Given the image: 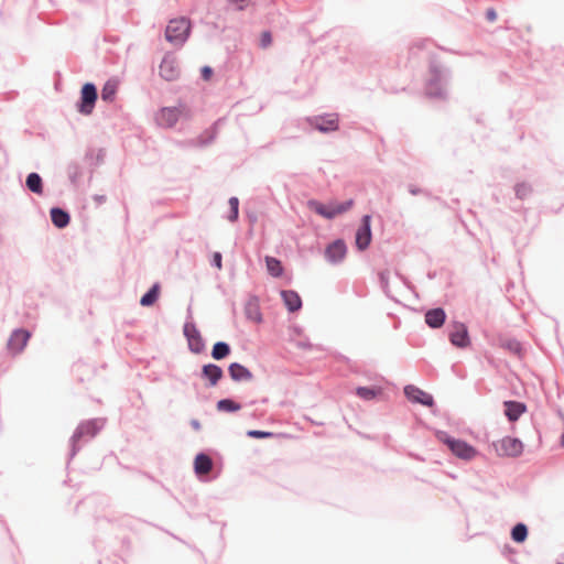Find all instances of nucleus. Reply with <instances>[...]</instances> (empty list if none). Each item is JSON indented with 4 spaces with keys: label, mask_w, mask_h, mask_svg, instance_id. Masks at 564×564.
Masks as SVG:
<instances>
[{
    "label": "nucleus",
    "mask_w": 564,
    "mask_h": 564,
    "mask_svg": "<svg viewBox=\"0 0 564 564\" xmlns=\"http://www.w3.org/2000/svg\"><path fill=\"white\" fill-rule=\"evenodd\" d=\"M191 32V21L186 18L173 19L165 30V39L175 44H183Z\"/></svg>",
    "instance_id": "nucleus-1"
},
{
    "label": "nucleus",
    "mask_w": 564,
    "mask_h": 564,
    "mask_svg": "<svg viewBox=\"0 0 564 564\" xmlns=\"http://www.w3.org/2000/svg\"><path fill=\"white\" fill-rule=\"evenodd\" d=\"M440 440L444 442L451 452L458 458L471 460L477 456V449L462 440H455L445 434H441Z\"/></svg>",
    "instance_id": "nucleus-2"
},
{
    "label": "nucleus",
    "mask_w": 564,
    "mask_h": 564,
    "mask_svg": "<svg viewBox=\"0 0 564 564\" xmlns=\"http://www.w3.org/2000/svg\"><path fill=\"white\" fill-rule=\"evenodd\" d=\"M352 206V200H347L345 203H330L328 205H324L316 200H310L308 207L314 210L316 214L325 217V218H334L337 215H340Z\"/></svg>",
    "instance_id": "nucleus-3"
},
{
    "label": "nucleus",
    "mask_w": 564,
    "mask_h": 564,
    "mask_svg": "<svg viewBox=\"0 0 564 564\" xmlns=\"http://www.w3.org/2000/svg\"><path fill=\"white\" fill-rule=\"evenodd\" d=\"M497 455L502 457H518L523 452V444L520 440L506 436L492 444Z\"/></svg>",
    "instance_id": "nucleus-4"
},
{
    "label": "nucleus",
    "mask_w": 564,
    "mask_h": 564,
    "mask_svg": "<svg viewBox=\"0 0 564 564\" xmlns=\"http://www.w3.org/2000/svg\"><path fill=\"white\" fill-rule=\"evenodd\" d=\"M97 100V89L95 85L87 83L82 88V98L78 111L83 115H90Z\"/></svg>",
    "instance_id": "nucleus-5"
},
{
    "label": "nucleus",
    "mask_w": 564,
    "mask_h": 564,
    "mask_svg": "<svg viewBox=\"0 0 564 564\" xmlns=\"http://www.w3.org/2000/svg\"><path fill=\"white\" fill-rule=\"evenodd\" d=\"M183 112V107H166L158 113L156 121L160 126L170 128L177 122Z\"/></svg>",
    "instance_id": "nucleus-6"
},
{
    "label": "nucleus",
    "mask_w": 564,
    "mask_h": 564,
    "mask_svg": "<svg viewBox=\"0 0 564 564\" xmlns=\"http://www.w3.org/2000/svg\"><path fill=\"white\" fill-rule=\"evenodd\" d=\"M404 394L413 403H420L425 406H432L434 404L433 397L415 386H406L404 388Z\"/></svg>",
    "instance_id": "nucleus-7"
},
{
    "label": "nucleus",
    "mask_w": 564,
    "mask_h": 564,
    "mask_svg": "<svg viewBox=\"0 0 564 564\" xmlns=\"http://www.w3.org/2000/svg\"><path fill=\"white\" fill-rule=\"evenodd\" d=\"M184 334L187 338L189 349L195 354L202 352L204 349V341L198 329L193 324H186L184 326Z\"/></svg>",
    "instance_id": "nucleus-8"
},
{
    "label": "nucleus",
    "mask_w": 564,
    "mask_h": 564,
    "mask_svg": "<svg viewBox=\"0 0 564 564\" xmlns=\"http://www.w3.org/2000/svg\"><path fill=\"white\" fill-rule=\"evenodd\" d=\"M371 241V230H370V216L366 215L362 218V225L356 232V245L358 249L365 250Z\"/></svg>",
    "instance_id": "nucleus-9"
},
{
    "label": "nucleus",
    "mask_w": 564,
    "mask_h": 564,
    "mask_svg": "<svg viewBox=\"0 0 564 564\" xmlns=\"http://www.w3.org/2000/svg\"><path fill=\"white\" fill-rule=\"evenodd\" d=\"M449 339L457 347H467L469 345L467 327L462 323H455L449 334Z\"/></svg>",
    "instance_id": "nucleus-10"
},
{
    "label": "nucleus",
    "mask_w": 564,
    "mask_h": 564,
    "mask_svg": "<svg viewBox=\"0 0 564 564\" xmlns=\"http://www.w3.org/2000/svg\"><path fill=\"white\" fill-rule=\"evenodd\" d=\"M347 249L343 240H336L325 250L326 259L332 263L340 262L346 256Z\"/></svg>",
    "instance_id": "nucleus-11"
},
{
    "label": "nucleus",
    "mask_w": 564,
    "mask_h": 564,
    "mask_svg": "<svg viewBox=\"0 0 564 564\" xmlns=\"http://www.w3.org/2000/svg\"><path fill=\"white\" fill-rule=\"evenodd\" d=\"M30 336V333L24 329L13 332L8 343L9 349L14 354L20 352L25 347Z\"/></svg>",
    "instance_id": "nucleus-12"
},
{
    "label": "nucleus",
    "mask_w": 564,
    "mask_h": 564,
    "mask_svg": "<svg viewBox=\"0 0 564 564\" xmlns=\"http://www.w3.org/2000/svg\"><path fill=\"white\" fill-rule=\"evenodd\" d=\"M503 405L505 414L511 422L517 421L527 411V406L522 402L506 401Z\"/></svg>",
    "instance_id": "nucleus-13"
},
{
    "label": "nucleus",
    "mask_w": 564,
    "mask_h": 564,
    "mask_svg": "<svg viewBox=\"0 0 564 564\" xmlns=\"http://www.w3.org/2000/svg\"><path fill=\"white\" fill-rule=\"evenodd\" d=\"M314 127L322 132L335 131L338 129V118L335 115L318 117L314 120Z\"/></svg>",
    "instance_id": "nucleus-14"
},
{
    "label": "nucleus",
    "mask_w": 564,
    "mask_h": 564,
    "mask_svg": "<svg viewBox=\"0 0 564 564\" xmlns=\"http://www.w3.org/2000/svg\"><path fill=\"white\" fill-rule=\"evenodd\" d=\"M213 469V460L206 454H198L194 459V470L196 475H207Z\"/></svg>",
    "instance_id": "nucleus-15"
},
{
    "label": "nucleus",
    "mask_w": 564,
    "mask_h": 564,
    "mask_svg": "<svg viewBox=\"0 0 564 564\" xmlns=\"http://www.w3.org/2000/svg\"><path fill=\"white\" fill-rule=\"evenodd\" d=\"M229 375L235 381H249L252 379V373L242 365L234 362L228 368Z\"/></svg>",
    "instance_id": "nucleus-16"
},
{
    "label": "nucleus",
    "mask_w": 564,
    "mask_h": 564,
    "mask_svg": "<svg viewBox=\"0 0 564 564\" xmlns=\"http://www.w3.org/2000/svg\"><path fill=\"white\" fill-rule=\"evenodd\" d=\"M281 296L283 299L285 306L288 307V310L290 312H296L301 308L302 300L295 291H291V290L282 291Z\"/></svg>",
    "instance_id": "nucleus-17"
},
{
    "label": "nucleus",
    "mask_w": 564,
    "mask_h": 564,
    "mask_svg": "<svg viewBox=\"0 0 564 564\" xmlns=\"http://www.w3.org/2000/svg\"><path fill=\"white\" fill-rule=\"evenodd\" d=\"M160 75L166 80H173L178 75V69L172 59L164 58L160 65Z\"/></svg>",
    "instance_id": "nucleus-18"
},
{
    "label": "nucleus",
    "mask_w": 564,
    "mask_h": 564,
    "mask_svg": "<svg viewBox=\"0 0 564 564\" xmlns=\"http://www.w3.org/2000/svg\"><path fill=\"white\" fill-rule=\"evenodd\" d=\"M425 322L431 327H440L445 322V312L442 308H434L425 314Z\"/></svg>",
    "instance_id": "nucleus-19"
},
{
    "label": "nucleus",
    "mask_w": 564,
    "mask_h": 564,
    "mask_svg": "<svg viewBox=\"0 0 564 564\" xmlns=\"http://www.w3.org/2000/svg\"><path fill=\"white\" fill-rule=\"evenodd\" d=\"M245 313L251 322L260 323L262 321L260 306L256 299H251L246 303Z\"/></svg>",
    "instance_id": "nucleus-20"
},
{
    "label": "nucleus",
    "mask_w": 564,
    "mask_h": 564,
    "mask_svg": "<svg viewBox=\"0 0 564 564\" xmlns=\"http://www.w3.org/2000/svg\"><path fill=\"white\" fill-rule=\"evenodd\" d=\"M203 376L209 380L212 386H215L223 377V370L214 364L205 365L203 367Z\"/></svg>",
    "instance_id": "nucleus-21"
},
{
    "label": "nucleus",
    "mask_w": 564,
    "mask_h": 564,
    "mask_svg": "<svg viewBox=\"0 0 564 564\" xmlns=\"http://www.w3.org/2000/svg\"><path fill=\"white\" fill-rule=\"evenodd\" d=\"M51 219L57 228H64L69 223V215L63 209L55 207L51 209Z\"/></svg>",
    "instance_id": "nucleus-22"
},
{
    "label": "nucleus",
    "mask_w": 564,
    "mask_h": 564,
    "mask_svg": "<svg viewBox=\"0 0 564 564\" xmlns=\"http://www.w3.org/2000/svg\"><path fill=\"white\" fill-rule=\"evenodd\" d=\"M118 90V80H108L101 89V99L105 101H113Z\"/></svg>",
    "instance_id": "nucleus-23"
},
{
    "label": "nucleus",
    "mask_w": 564,
    "mask_h": 564,
    "mask_svg": "<svg viewBox=\"0 0 564 564\" xmlns=\"http://www.w3.org/2000/svg\"><path fill=\"white\" fill-rule=\"evenodd\" d=\"M265 264H267L268 272L272 276L278 278V276L282 275L283 267H282V263H281L280 260H278L276 258L268 256V257H265Z\"/></svg>",
    "instance_id": "nucleus-24"
},
{
    "label": "nucleus",
    "mask_w": 564,
    "mask_h": 564,
    "mask_svg": "<svg viewBox=\"0 0 564 564\" xmlns=\"http://www.w3.org/2000/svg\"><path fill=\"white\" fill-rule=\"evenodd\" d=\"M26 186L28 188L35 193V194H42L43 193V185H42V178L37 173H31L26 177Z\"/></svg>",
    "instance_id": "nucleus-25"
},
{
    "label": "nucleus",
    "mask_w": 564,
    "mask_h": 564,
    "mask_svg": "<svg viewBox=\"0 0 564 564\" xmlns=\"http://www.w3.org/2000/svg\"><path fill=\"white\" fill-rule=\"evenodd\" d=\"M159 294H160V285L158 283H155L148 293H145L141 300H140V304L142 306H151L153 305L158 297H159Z\"/></svg>",
    "instance_id": "nucleus-26"
},
{
    "label": "nucleus",
    "mask_w": 564,
    "mask_h": 564,
    "mask_svg": "<svg viewBox=\"0 0 564 564\" xmlns=\"http://www.w3.org/2000/svg\"><path fill=\"white\" fill-rule=\"evenodd\" d=\"M501 347L506 350L510 351L511 354L516 356H521L522 354V346L521 344L512 338H503L501 339Z\"/></svg>",
    "instance_id": "nucleus-27"
},
{
    "label": "nucleus",
    "mask_w": 564,
    "mask_h": 564,
    "mask_svg": "<svg viewBox=\"0 0 564 564\" xmlns=\"http://www.w3.org/2000/svg\"><path fill=\"white\" fill-rule=\"evenodd\" d=\"M229 352H230L229 345L224 341H218L213 347L212 356L214 359L220 360V359H224L225 357H227L229 355Z\"/></svg>",
    "instance_id": "nucleus-28"
},
{
    "label": "nucleus",
    "mask_w": 564,
    "mask_h": 564,
    "mask_svg": "<svg viewBox=\"0 0 564 564\" xmlns=\"http://www.w3.org/2000/svg\"><path fill=\"white\" fill-rule=\"evenodd\" d=\"M528 536V529L525 524L518 523L511 531V538L514 542L522 543Z\"/></svg>",
    "instance_id": "nucleus-29"
},
{
    "label": "nucleus",
    "mask_w": 564,
    "mask_h": 564,
    "mask_svg": "<svg viewBox=\"0 0 564 564\" xmlns=\"http://www.w3.org/2000/svg\"><path fill=\"white\" fill-rule=\"evenodd\" d=\"M240 408H241L240 404H238L229 399L220 400L217 403V409L219 411L235 412V411L240 410Z\"/></svg>",
    "instance_id": "nucleus-30"
},
{
    "label": "nucleus",
    "mask_w": 564,
    "mask_h": 564,
    "mask_svg": "<svg viewBox=\"0 0 564 564\" xmlns=\"http://www.w3.org/2000/svg\"><path fill=\"white\" fill-rule=\"evenodd\" d=\"M356 392L360 398L365 400H372L379 394L380 389L360 387Z\"/></svg>",
    "instance_id": "nucleus-31"
},
{
    "label": "nucleus",
    "mask_w": 564,
    "mask_h": 564,
    "mask_svg": "<svg viewBox=\"0 0 564 564\" xmlns=\"http://www.w3.org/2000/svg\"><path fill=\"white\" fill-rule=\"evenodd\" d=\"M229 206H230V215L228 219L230 221H235L238 218V207H239V200L237 197H231L229 199Z\"/></svg>",
    "instance_id": "nucleus-32"
},
{
    "label": "nucleus",
    "mask_w": 564,
    "mask_h": 564,
    "mask_svg": "<svg viewBox=\"0 0 564 564\" xmlns=\"http://www.w3.org/2000/svg\"><path fill=\"white\" fill-rule=\"evenodd\" d=\"M247 435L252 438H270L273 437L274 434L272 432L250 430L247 432Z\"/></svg>",
    "instance_id": "nucleus-33"
},
{
    "label": "nucleus",
    "mask_w": 564,
    "mask_h": 564,
    "mask_svg": "<svg viewBox=\"0 0 564 564\" xmlns=\"http://www.w3.org/2000/svg\"><path fill=\"white\" fill-rule=\"evenodd\" d=\"M272 43V35L270 32L268 31H264L261 33V36H260V45L261 47L263 48H267L271 45Z\"/></svg>",
    "instance_id": "nucleus-34"
},
{
    "label": "nucleus",
    "mask_w": 564,
    "mask_h": 564,
    "mask_svg": "<svg viewBox=\"0 0 564 564\" xmlns=\"http://www.w3.org/2000/svg\"><path fill=\"white\" fill-rule=\"evenodd\" d=\"M231 4H235L238 10H243L248 7L249 0H228Z\"/></svg>",
    "instance_id": "nucleus-35"
},
{
    "label": "nucleus",
    "mask_w": 564,
    "mask_h": 564,
    "mask_svg": "<svg viewBox=\"0 0 564 564\" xmlns=\"http://www.w3.org/2000/svg\"><path fill=\"white\" fill-rule=\"evenodd\" d=\"M528 192H529V188L524 184L518 185L516 187V193H517L518 197H520V198H524L525 195L528 194Z\"/></svg>",
    "instance_id": "nucleus-36"
},
{
    "label": "nucleus",
    "mask_w": 564,
    "mask_h": 564,
    "mask_svg": "<svg viewBox=\"0 0 564 564\" xmlns=\"http://www.w3.org/2000/svg\"><path fill=\"white\" fill-rule=\"evenodd\" d=\"M212 263L217 268V269H221V254L219 252H215L213 254V260H212Z\"/></svg>",
    "instance_id": "nucleus-37"
},
{
    "label": "nucleus",
    "mask_w": 564,
    "mask_h": 564,
    "mask_svg": "<svg viewBox=\"0 0 564 564\" xmlns=\"http://www.w3.org/2000/svg\"><path fill=\"white\" fill-rule=\"evenodd\" d=\"M213 75V70L209 66H204L202 68V77L205 79V80H209L210 77Z\"/></svg>",
    "instance_id": "nucleus-38"
},
{
    "label": "nucleus",
    "mask_w": 564,
    "mask_h": 564,
    "mask_svg": "<svg viewBox=\"0 0 564 564\" xmlns=\"http://www.w3.org/2000/svg\"><path fill=\"white\" fill-rule=\"evenodd\" d=\"M488 21L494 22L497 19V13L494 9H488L486 12Z\"/></svg>",
    "instance_id": "nucleus-39"
},
{
    "label": "nucleus",
    "mask_w": 564,
    "mask_h": 564,
    "mask_svg": "<svg viewBox=\"0 0 564 564\" xmlns=\"http://www.w3.org/2000/svg\"><path fill=\"white\" fill-rule=\"evenodd\" d=\"M380 279L382 281V283L384 284V286L388 285V276H387V273H381L380 274Z\"/></svg>",
    "instance_id": "nucleus-40"
}]
</instances>
